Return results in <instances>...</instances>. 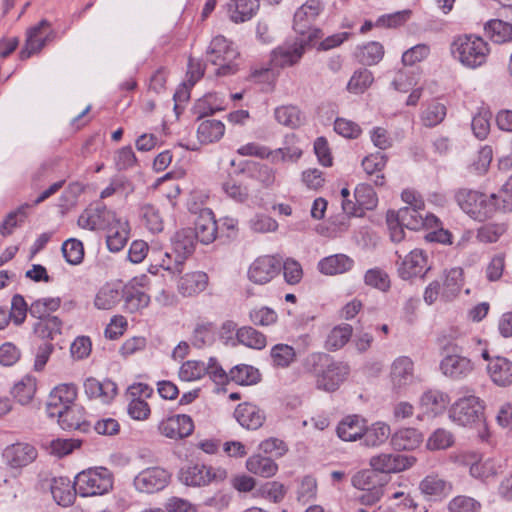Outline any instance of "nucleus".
I'll return each mask as SVG.
<instances>
[{
  "mask_svg": "<svg viewBox=\"0 0 512 512\" xmlns=\"http://www.w3.org/2000/svg\"><path fill=\"white\" fill-rule=\"evenodd\" d=\"M454 462L468 467L472 478L482 482L498 474V466L494 459L485 458L476 451H462L454 456Z\"/></svg>",
  "mask_w": 512,
  "mask_h": 512,
  "instance_id": "nucleus-8",
  "label": "nucleus"
},
{
  "mask_svg": "<svg viewBox=\"0 0 512 512\" xmlns=\"http://www.w3.org/2000/svg\"><path fill=\"white\" fill-rule=\"evenodd\" d=\"M354 266V260L345 254H334L321 259L318 262V270L324 275H338L350 271Z\"/></svg>",
  "mask_w": 512,
  "mask_h": 512,
  "instance_id": "nucleus-29",
  "label": "nucleus"
},
{
  "mask_svg": "<svg viewBox=\"0 0 512 512\" xmlns=\"http://www.w3.org/2000/svg\"><path fill=\"white\" fill-rule=\"evenodd\" d=\"M85 255L83 243L75 238L66 239V262L71 265L82 263Z\"/></svg>",
  "mask_w": 512,
  "mask_h": 512,
  "instance_id": "nucleus-64",
  "label": "nucleus"
},
{
  "mask_svg": "<svg viewBox=\"0 0 512 512\" xmlns=\"http://www.w3.org/2000/svg\"><path fill=\"white\" fill-rule=\"evenodd\" d=\"M352 331V326L349 324L334 327L327 336L326 348L331 351L342 348L351 338Z\"/></svg>",
  "mask_w": 512,
  "mask_h": 512,
  "instance_id": "nucleus-51",
  "label": "nucleus"
},
{
  "mask_svg": "<svg viewBox=\"0 0 512 512\" xmlns=\"http://www.w3.org/2000/svg\"><path fill=\"white\" fill-rule=\"evenodd\" d=\"M454 444V435L444 429H436L427 439L426 448L430 451L445 450Z\"/></svg>",
  "mask_w": 512,
  "mask_h": 512,
  "instance_id": "nucleus-53",
  "label": "nucleus"
},
{
  "mask_svg": "<svg viewBox=\"0 0 512 512\" xmlns=\"http://www.w3.org/2000/svg\"><path fill=\"white\" fill-rule=\"evenodd\" d=\"M37 390V379L32 375H25L13 387L14 398L22 405L32 401Z\"/></svg>",
  "mask_w": 512,
  "mask_h": 512,
  "instance_id": "nucleus-40",
  "label": "nucleus"
},
{
  "mask_svg": "<svg viewBox=\"0 0 512 512\" xmlns=\"http://www.w3.org/2000/svg\"><path fill=\"white\" fill-rule=\"evenodd\" d=\"M118 215L98 202L87 207L78 218V226L91 231H105Z\"/></svg>",
  "mask_w": 512,
  "mask_h": 512,
  "instance_id": "nucleus-10",
  "label": "nucleus"
},
{
  "mask_svg": "<svg viewBox=\"0 0 512 512\" xmlns=\"http://www.w3.org/2000/svg\"><path fill=\"white\" fill-rule=\"evenodd\" d=\"M497 203V212H512V177H510L498 191L493 193Z\"/></svg>",
  "mask_w": 512,
  "mask_h": 512,
  "instance_id": "nucleus-62",
  "label": "nucleus"
},
{
  "mask_svg": "<svg viewBox=\"0 0 512 512\" xmlns=\"http://www.w3.org/2000/svg\"><path fill=\"white\" fill-rule=\"evenodd\" d=\"M455 199L464 213L479 222L492 218L497 212V203L492 194L464 188L456 192Z\"/></svg>",
  "mask_w": 512,
  "mask_h": 512,
  "instance_id": "nucleus-3",
  "label": "nucleus"
},
{
  "mask_svg": "<svg viewBox=\"0 0 512 512\" xmlns=\"http://www.w3.org/2000/svg\"><path fill=\"white\" fill-rule=\"evenodd\" d=\"M303 12L304 10L300 7L296 10L294 14V30L300 34V38H306V41L310 43L314 38L318 37L319 31L312 28V23L316 19L310 18L308 13Z\"/></svg>",
  "mask_w": 512,
  "mask_h": 512,
  "instance_id": "nucleus-47",
  "label": "nucleus"
},
{
  "mask_svg": "<svg viewBox=\"0 0 512 512\" xmlns=\"http://www.w3.org/2000/svg\"><path fill=\"white\" fill-rule=\"evenodd\" d=\"M383 56L384 48L376 41H371L358 47L356 52L358 61L364 65H375L383 58Z\"/></svg>",
  "mask_w": 512,
  "mask_h": 512,
  "instance_id": "nucleus-48",
  "label": "nucleus"
},
{
  "mask_svg": "<svg viewBox=\"0 0 512 512\" xmlns=\"http://www.w3.org/2000/svg\"><path fill=\"white\" fill-rule=\"evenodd\" d=\"M236 337L240 344L252 349L262 350L267 345L266 336L250 326L238 329Z\"/></svg>",
  "mask_w": 512,
  "mask_h": 512,
  "instance_id": "nucleus-44",
  "label": "nucleus"
},
{
  "mask_svg": "<svg viewBox=\"0 0 512 512\" xmlns=\"http://www.w3.org/2000/svg\"><path fill=\"white\" fill-rule=\"evenodd\" d=\"M150 258L156 265L172 273H181L183 271L184 261L172 252H163L151 248Z\"/></svg>",
  "mask_w": 512,
  "mask_h": 512,
  "instance_id": "nucleus-37",
  "label": "nucleus"
},
{
  "mask_svg": "<svg viewBox=\"0 0 512 512\" xmlns=\"http://www.w3.org/2000/svg\"><path fill=\"white\" fill-rule=\"evenodd\" d=\"M113 483V474L107 468L96 467L79 472L75 476L73 488L81 497H92L108 493Z\"/></svg>",
  "mask_w": 512,
  "mask_h": 512,
  "instance_id": "nucleus-4",
  "label": "nucleus"
},
{
  "mask_svg": "<svg viewBox=\"0 0 512 512\" xmlns=\"http://www.w3.org/2000/svg\"><path fill=\"white\" fill-rule=\"evenodd\" d=\"M249 227L256 233H269L278 229V223L270 216L264 214H256L250 219Z\"/></svg>",
  "mask_w": 512,
  "mask_h": 512,
  "instance_id": "nucleus-63",
  "label": "nucleus"
},
{
  "mask_svg": "<svg viewBox=\"0 0 512 512\" xmlns=\"http://www.w3.org/2000/svg\"><path fill=\"white\" fill-rule=\"evenodd\" d=\"M123 297L125 309L131 313L147 307L150 302V297L146 293L135 288L127 289Z\"/></svg>",
  "mask_w": 512,
  "mask_h": 512,
  "instance_id": "nucleus-54",
  "label": "nucleus"
},
{
  "mask_svg": "<svg viewBox=\"0 0 512 512\" xmlns=\"http://www.w3.org/2000/svg\"><path fill=\"white\" fill-rule=\"evenodd\" d=\"M122 297L120 290L110 284L99 289L95 295L94 305L99 310L113 309Z\"/></svg>",
  "mask_w": 512,
  "mask_h": 512,
  "instance_id": "nucleus-41",
  "label": "nucleus"
},
{
  "mask_svg": "<svg viewBox=\"0 0 512 512\" xmlns=\"http://www.w3.org/2000/svg\"><path fill=\"white\" fill-rule=\"evenodd\" d=\"M46 414L51 419H57L60 424L64 414V384L55 386L46 402Z\"/></svg>",
  "mask_w": 512,
  "mask_h": 512,
  "instance_id": "nucleus-43",
  "label": "nucleus"
},
{
  "mask_svg": "<svg viewBox=\"0 0 512 512\" xmlns=\"http://www.w3.org/2000/svg\"><path fill=\"white\" fill-rule=\"evenodd\" d=\"M193 232L195 239H198L203 244H210L216 239L217 224L214 219V214L210 209L200 211L195 221V229Z\"/></svg>",
  "mask_w": 512,
  "mask_h": 512,
  "instance_id": "nucleus-26",
  "label": "nucleus"
},
{
  "mask_svg": "<svg viewBox=\"0 0 512 512\" xmlns=\"http://www.w3.org/2000/svg\"><path fill=\"white\" fill-rule=\"evenodd\" d=\"M206 363L196 360L184 362L179 369V378L183 381H196L206 375Z\"/></svg>",
  "mask_w": 512,
  "mask_h": 512,
  "instance_id": "nucleus-55",
  "label": "nucleus"
},
{
  "mask_svg": "<svg viewBox=\"0 0 512 512\" xmlns=\"http://www.w3.org/2000/svg\"><path fill=\"white\" fill-rule=\"evenodd\" d=\"M414 362L408 356L396 358L390 369V380L394 389H400L413 382Z\"/></svg>",
  "mask_w": 512,
  "mask_h": 512,
  "instance_id": "nucleus-23",
  "label": "nucleus"
},
{
  "mask_svg": "<svg viewBox=\"0 0 512 512\" xmlns=\"http://www.w3.org/2000/svg\"><path fill=\"white\" fill-rule=\"evenodd\" d=\"M446 116V107L442 103L432 102L423 110L421 121L426 127L440 124Z\"/></svg>",
  "mask_w": 512,
  "mask_h": 512,
  "instance_id": "nucleus-58",
  "label": "nucleus"
},
{
  "mask_svg": "<svg viewBox=\"0 0 512 512\" xmlns=\"http://www.w3.org/2000/svg\"><path fill=\"white\" fill-rule=\"evenodd\" d=\"M442 374L452 380H461L474 371V363L459 354L446 355L440 362Z\"/></svg>",
  "mask_w": 512,
  "mask_h": 512,
  "instance_id": "nucleus-19",
  "label": "nucleus"
},
{
  "mask_svg": "<svg viewBox=\"0 0 512 512\" xmlns=\"http://www.w3.org/2000/svg\"><path fill=\"white\" fill-rule=\"evenodd\" d=\"M84 389L90 399H98L103 404L111 403L118 393L116 383L110 379L99 381L89 377L84 382Z\"/></svg>",
  "mask_w": 512,
  "mask_h": 512,
  "instance_id": "nucleus-22",
  "label": "nucleus"
},
{
  "mask_svg": "<svg viewBox=\"0 0 512 512\" xmlns=\"http://www.w3.org/2000/svg\"><path fill=\"white\" fill-rule=\"evenodd\" d=\"M421 495L428 500H440L453 490V484L439 473L427 474L418 485Z\"/></svg>",
  "mask_w": 512,
  "mask_h": 512,
  "instance_id": "nucleus-13",
  "label": "nucleus"
},
{
  "mask_svg": "<svg viewBox=\"0 0 512 512\" xmlns=\"http://www.w3.org/2000/svg\"><path fill=\"white\" fill-rule=\"evenodd\" d=\"M141 211L144 224L152 233H159L163 230V219L157 208L146 204L142 207Z\"/></svg>",
  "mask_w": 512,
  "mask_h": 512,
  "instance_id": "nucleus-60",
  "label": "nucleus"
},
{
  "mask_svg": "<svg viewBox=\"0 0 512 512\" xmlns=\"http://www.w3.org/2000/svg\"><path fill=\"white\" fill-rule=\"evenodd\" d=\"M483 401L474 394L458 398L449 408V418L459 426H472L483 420Z\"/></svg>",
  "mask_w": 512,
  "mask_h": 512,
  "instance_id": "nucleus-6",
  "label": "nucleus"
},
{
  "mask_svg": "<svg viewBox=\"0 0 512 512\" xmlns=\"http://www.w3.org/2000/svg\"><path fill=\"white\" fill-rule=\"evenodd\" d=\"M170 480L167 470L150 467L141 471L134 479L135 488L143 493H154L164 489Z\"/></svg>",
  "mask_w": 512,
  "mask_h": 512,
  "instance_id": "nucleus-12",
  "label": "nucleus"
},
{
  "mask_svg": "<svg viewBox=\"0 0 512 512\" xmlns=\"http://www.w3.org/2000/svg\"><path fill=\"white\" fill-rule=\"evenodd\" d=\"M366 432V420L359 415H348L337 426L340 439L353 442L363 437Z\"/></svg>",
  "mask_w": 512,
  "mask_h": 512,
  "instance_id": "nucleus-28",
  "label": "nucleus"
},
{
  "mask_svg": "<svg viewBox=\"0 0 512 512\" xmlns=\"http://www.w3.org/2000/svg\"><path fill=\"white\" fill-rule=\"evenodd\" d=\"M66 428L74 430H87L88 424L84 420V409L78 405H66Z\"/></svg>",
  "mask_w": 512,
  "mask_h": 512,
  "instance_id": "nucleus-61",
  "label": "nucleus"
},
{
  "mask_svg": "<svg viewBox=\"0 0 512 512\" xmlns=\"http://www.w3.org/2000/svg\"><path fill=\"white\" fill-rule=\"evenodd\" d=\"M104 232L106 233L108 249L111 252H119L125 247L129 238L130 228L128 221L118 216Z\"/></svg>",
  "mask_w": 512,
  "mask_h": 512,
  "instance_id": "nucleus-25",
  "label": "nucleus"
},
{
  "mask_svg": "<svg viewBox=\"0 0 512 512\" xmlns=\"http://www.w3.org/2000/svg\"><path fill=\"white\" fill-rule=\"evenodd\" d=\"M390 426L384 422H376L371 426L366 425V432L363 434L364 444L368 447H377L383 444L390 436Z\"/></svg>",
  "mask_w": 512,
  "mask_h": 512,
  "instance_id": "nucleus-45",
  "label": "nucleus"
},
{
  "mask_svg": "<svg viewBox=\"0 0 512 512\" xmlns=\"http://www.w3.org/2000/svg\"><path fill=\"white\" fill-rule=\"evenodd\" d=\"M270 356L274 366L285 368L295 360L296 353L292 346L276 344L272 347Z\"/></svg>",
  "mask_w": 512,
  "mask_h": 512,
  "instance_id": "nucleus-56",
  "label": "nucleus"
},
{
  "mask_svg": "<svg viewBox=\"0 0 512 512\" xmlns=\"http://www.w3.org/2000/svg\"><path fill=\"white\" fill-rule=\"evenodd\" d=\"M463 286V270L460 267H454L444 274L442 284V297L451 299L455 297Z\"/></svg>",
  "mask_w": 512,
  "mask_h": 512,
  "instance_id": "nucleus-39",
  "label": "nucleus"
},
{
  "mask_svg": "<svg viewBox=\"0 0 512 512\" xmlns=\"http://www.w3.org/2000/svg\"><path fill=\"white\" fill-rule=\"evenodd\" d=\"M506 222H489L477 229L476 238L485 244L496 243L507 232Z\"/></svg>",
  "mask_w": 512,
  "mask_h": 512,
  "instance_id": "nucleus-42",
  "label": "nucleus"
},
{
  "mask_svg": "<svg viewBox=\"0 0 512 512\" xmlns=\"http://www.w3.org/2000/svg\"><path fill=\"white\" fill-rule=\"evenodd\" d=\"M195 241L192 229L186 228L177 231L172 239L173 253L185 261L194 252Z\"/></svg>",
  "mask_w": 512,
  "mask_h": 512,
  "instance_id": "nucleus-33",
  "label": "nucleus"
},
{
  "mask_svg": "<svg viewBox=\"0 0 512 512\" xmlns=\"http://www.w3.org/2000/svg\"><path fill=\"white\" fill-rule=\"evenodd\" d=\"M488 43L480 36L466 34L457 37L452 43V53L459 62L468 68L482 66L489 55Z\"/></svg>",
  "mask_w": 512,
  "mask_h": 512,
  "instance_id": "nucleus-2",
  "label": "nucleus"
},
{
  "mask_svg": "<svg viewBox=\"0 0 512 512\" xmlns=\"http://www.w3.org/2000/svg\"><path fill=\"white\" fill-rule=\"evenodd\" d=\"M481 503L467 495H457L453 497L447 505L448 512H479Z\"/></svg>",
  "mask_w": 512,
  "mask_h": 512,
  "instance_id": "nucleus-57",
  "label": "nucleus"
},
{
  "mask_svg": "<svg viewBox=\"0 0 512 512\" xmlns=\"http://www.w3.org/2000/svg\"><path fill=\"white\" fill-rule=\"evenodd\" d=\"M225 133V125L216 119L203 120L197 128L200 143L209 144L219 141Z\"/></svg>",
  "mask_w": 512,
  "mask_h": 512,
  "instance_id": "nucleus-34",
  "label": "nucleus"
},
{
  "mask_svg": "<svg viewBox=\"0 0 512 512\" xmlns=\"http://www.w3.org/2000/svg\"><path fill=\"white\" fill-rule=\"evenodd\" d=\"M230 381L239 385L250 386L257 384L261 379L259 370L251 365L239 364L229 371Z\"/></svg>",
  "mask_w": 512,
  "mask_h": 512,
  "instance_id": "nucleus-36",
  "label": "nucleus"
},
{
  "mask_svg": "<svg viewBox=\"0 0 512 512\" xmlns=\"http://www.w3.org/2000/svg\"><path fill=\"white\" fill-rule=\"evenodd\" d=\"M234 416L242 427L251 430L260 428L265 421L264 412L251 403L239 404L235 409Z\"/></svg>",
  "mask_w": 512,
  "mask_h": 512,
  "instance_id": "nucleus-27",
  "label": "nucleus"
},
{
  "mask_svg": "<svg viewBox=\"0 0 512 512\" xmlns=\"http://www.w3.org/2000/svg\"><path fill=\"white\" fill-rule=\"evenodd\" d=\"M207 54L209 61L218 66V75H229L236 72L237 65L234 61L239 56V53L233 43L224 36L218 35L212 39Z\"/></svg>",
  "mask_w": 512,
  "mask_h": 512,
  "instance_id": "nucleus-7",
  "label": "nucleus"
},
{
  "mask_svg": "<svg viewBox=\"0 0 512 512\" xmlns=\"http://www.w3.org/2000/svg\"><path fill=\"white\" fill-rule=\"evenodd\" d=\"M423 442V435L415 428H403L391 437V445L398 451L413 450Z\"/></svg>",
  "mask_w": 512,
  "mask_h": 512,
  "instance_id": "nucleus-31",
  "label": "nucleus"
},
{
  "mask_svg": "<svg viewBox=\"0 0 512 512\" xmlns=\"http://www.w3.org/2000/svg\"><path fill=\"white\" fill-rule=\"evenodd\" d=\"M424 208L402 207L394 211V216L400 220L401 224L410 230H420L423 228Z\"/></svg>",
  "mask_w": 512,
  "mask_h": 512,
  "instance_id": "nucleus-46",
  "label": "nucleus"
},
{
  "mask_svg": "<svg viewBox=\"0 0 512 512\" xmlns=\"http://www.w3.org/2000/svg\"><path fill=\"white\" fill-rule=\"evenodd\" d=\"M310 44L306 38H297L293 43H284L272 52L275 66L285 68L297 64L302 58L305 47Z\"/></svg>",
  "mask_w": 512,
  "mask_h": 512,
  "instance_id": "nucleus-14",
  "label": "nucleus"
},
{
  "mask_svg": "<svg viewBox=\"0 0 512 512\" xmlns=\"http://www.w3.org/2000/svg\"><path fill=\"white\" fill-rule=\"evenodd\" d=\"M215 327L211 322L198 323L193 331L192 343L201 348L214 341Z\"/></svg>",
  "mask_w": 512,
  "mask_h": 512,
  "instance_id": "nucleus-59",
  "label": "nucleus"
},
{
  "mask_svg": "<svg viewBox=\"0 0 512 512\" xmlns=\"http://www.w3.org/2000/svg\"><path fill=\"white\" fill-rule=\"evenodd\" d=\"M227 477L226 468L203 463H190L182 467L178 473V479L183 485L194 488L219 485Z\"/></svg>",
  "mask_w": 512,
  "mask_h": 512,
  "instance_id": "nucleus-5",
  "label": "nucleus"
},
{
  "mask_svg": "<svg viewBox=\"0 0 512 512\" xmlns=\"http://www.w3.org/2000/svg\"><path fill=\"white\" fill-rule=\"evenodd\" d=\"M354 197L356 207L359 210L373 209L377 204V196L373 188L369 184H359L355 188Z\"/></svg>",
  "mask_w": 512,
  "mask_h": 512,
  "instance_id": "nucleus-52",
  "label": "nucleus"
},
{
  "mask_svg": "<svg viewBox=\"0 0 512 512\" xmlns=\"http://www.w3.org/2000/svg\"><path fill=\"white\" fill-rule=\"evenodd\" d=\"M208 276L202 271L187 273L178 282V291L183 296H193L206 289Z\"/></svg>",
  "mask_w": 512,
  "mask_h": 512,
  "instance_id": "nucleus-30",
  "label": "nucleus"
},
{
  "mask_svg": "<svg viewBox=\"0 0 512 512\" xmlns=\"http://www.w3.org/2000/svg\"><path fill=\"white\" fill-rule=\"evenodd\" d=\"M485 31L490 39L496 43H504L512 40V24L494 19L485 26Z\"/></svg>",
  "mask_w": 512,
  "mask_h": 512,
  "instance_id": "nucleus-49",
  "label": "nucleus"
},
{
  "mask_svg": "<svg viewBox=\"0 0 512 512\" xmlns=\"http://www.w3.org/2000/svg\"><path fill=\"white\" fill-rule=\"evenodd\" d=\"M37 456V449L31 444L23 442L7 446L3 452L6 464L15 469L28 466L36 460Z\"/></svg>",
  "mask_w": 512,
  "mask_h": 512,
  "instance_id": "nucleus-18",
  "label": "nucleus"
},
{
  "mask_svg": "<svg viewBox=\"0 0 512 512\" xmlns=\"http://www.w3.org/2000/svg\"><path fill=\"white\" fill-rule=\"evenodd\" d=\"M280 266V260L274 256L258 257L249 267L248 278L256 284H266L278 274Z\"/></svg>",
  "mask_w": 512,
  "mask_h": 512,
  "instance_id": "nucleus-15",
  "label": "nucleus"
},
{
  "mask_svg": "<svg viewBox=\"0 0 512 512\" xmlns=\"http://www.w3.org/2000/svg\"><path fill=\"white\" fill-rule=\"evenodd\" d=\"M158 429L167 438L182 439L193 433L194 423L190 416L177 414L162 420L159 423Z\"/></svg>",
  "mask_w": 512,
  "mask_h": 512,
  "instance_id": "nucleus-17",
  "label": "nucleus"
},
{
  "mask_svg": "<svg viewBox=\"0 0 512 512\" xmlns=\"http://www.w3.org/2000/svg\"><path fill=\"white\" fill-rule=\"evenodd\" d=\"M48 29L49 23L42 20L27 30L25 46L20 51L21 60H26L41 50L48 39Z\"/></svg>",
  "mask_w": 512,
  "mask_h": 512,
  "instance_id": "nucleus-21",
  "label": "nucleus"
},
{
  "mask_svg": "<svg viewBox=\"0 0 512 512\" xmlns=\"http://www.w3.org/2000/svg\"><path fill=\"white\" fill-rule=\"evenodd\" d=\"M417 462L412 455L398 453H381L370 458L369 465L380 473H399L411 468Z\"/></svg>",
  "mask_w": 512,
  "mask_h": 512,
  "instance_id": "nucleus-11",
  "label": "nucleus"
},
{
  "mask_svg": "<svg viewBox=\"0 0 512 512\" xmlns=\"http://www.w3.org/2000/svg\"><path fill=\"white\" fill-rule=\"evenodd\" d=\"M449 403V395L438 389H429L425 391L419 400L420 407L423 411L433 417L443 414Z\"/></svg>",
  "mask_w": 512,
  "mask_h": 512,
  "instance_id": "nucleus-24",
  "label": "nucleus"
},
{
  "mask_svg": "<svg viewBox=\"0 0 512 512\" xmlns=\"http://www.w3.org/2000/svg\"><path fill=\"white\" fill-rule=\"evenodd\" d=\"M374 77L366 68L356 70L347 84V90L353 94L364 93L373 83Z\"/></svg>",
  "mask_w": 512,
  "mask_h": 512,
  "instance_id": "nucleus-50",
  "label": "nucleus"
},
{
  "mask_svg": "<svg viewBox=\"0 0 512 512\" xmlns=\"http://www.w3.org/2000/svg\"><path fill=\"white\" fill-rule=\"evenodd\" d=\"M274 117L279 124L291 129H295L303 123L299 108L291 104L275 108Z\"/></svg>",
  "mask_w": 512,
  "mask_h": 512,
  "instance_id": "nucleus-38",
  "label": "nucleus"
},
{
  "mask_svg": "<svg viewBox=\"0 0 512 512\" xmlns=\"http://www.w3.org/2000/svg\"><path fill=\"white\" fill-rule=\"evenodd\" d=\"M481 357L488 361L487 372L498 386L506 387L512 383V362L501 356L490 357L487 349H483Z\"/></svg>",
  "mask_w": 512,
  "mask_h": 512,
  "instance_id": "nucleus-16",
  "label": "nucleus"
},
{
  "mask_svg": "<svg viewBox=\"0 0 512 512\" xmlns=\"http://www.w3.org/2000/svg\"><path fill=\"white\" fill-rule=\"evenodd\" d=\"M429 270L427 256L420 249L412 250L399 264L398 274L404 280L422 277Z\"/></svg>",
  "mask_w": 512,
  "mask_h": 512,
  "instance_id": "nucleus-20",
  "label": "nucleus"
},
{
  "mask_svg": "<svg viewBox=\"0 0 512 512\" xmlns=\"http://www.w3.org/2000/svg\"><path fill=\"white\" fill-rule=\"evenodd\" d=\"M306 371L315 373L316 387L326 392L336 391L347 379L350 367L342 361L332 360L325 353H311L303 361Z\"/></svg>",
  "mask_w": 512,
  "mask_h": 512,
  "instance_id": "nucleus-1",
  "label": "nucleus"
},
{
  "mask_svg": "<svg viewBox=\"0 0 512 512\" xmlns=\"http://www.w3.org/2000/svg\"><path fill=\"white\" fill-rule=\"evenodd\" d=\"M41 299L34 301L29 307L32 317L40 321L35 324V332L43 339L56 340L62 335V320L57 316H49Z\"/></svg>",
  "mask_w": 512,
  "mask_h": 512,
  "instance_id": "nucleus-9",
  "label": "nucleus"
},
{
  "mask_svg": "<svg viewBox=\"0 0 512 512\" xmlns=\"http://www.w3.org/2000/svg\"><path fill=\"white\" fill-rule=\"evenodd\" d=\"M258 8V0H231L228 4V13L231 21L242 23L250 20Z\"/></svg>",
  "mask_w": 512,
  "mask_h": 512,
  "instance_id": "nucleus-32",
  "label": "nucleus"
},
{
  "mask_svg": "<svg viewBox=\"0 0 512 512\" xmlns=\"http://www.w3.org/2000/svg\"><path fill=\"white\" fill-rule=\"evenodd\" d=\"M246 469L254 475L269 478L277 473L278 465L270 457L255 454L246 460Z\"/></svg>",
  "mask_w": 512,
  "mask_h": 512,
  "instance_id": "nucleus-35",
  "label": "nucleus"
}]
</instances>
